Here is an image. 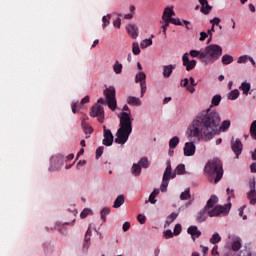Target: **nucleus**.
<instances>
[{
	"label": "nucleus",
	"mask_w": 256,
	"mask_h": 256,
	"mask_svg": "<svg viewBox=\"0 0 256 256\" xmlns=\"http://www.w3.org/2000/svg\"><path fill=\"white\" fill-rule=\"evenodd\" d=\"M110 213H111V209H109V208H104L101 210L100 215H101V219L104 223H105V221H107V215H109Z\"/></svg>",
	"instance_id": "nucleus-37"
},
{
	"label": "nucleus",
	"mask_w": 256,
	"mask_h": 256,
	"mask_svg": "<svg viewBox=\"0 0 256 256\" xmlns=\"http://www.w3.org/2000/svg\"><path fill=\"white\" fill-rule=\"evenodd\" d=\"M113 71L116 73V75H121V73H123V64H121L119 61H115Z\"/></svg>",
	"instance_id": "nucleus-25"
},
{
	"label": "nucleus",
	"mask_w": 256,
	"mask_h": 256,
	"mask_svg": "<svg viewBox=\"0 0 256 256\" xmlns=\"http://www.w3.org/2000/svg\"><path fill=\"white\" fill-rule=\"evenodd\" d=\"M125 203V196L123 195H119L113 204L114 209H119V207H121V205H123Z\"/></svg>",
	"instance_id": "nucleus-23"
},
{
	"label": "nucleus",
	"mask_w": 256,
	"mask_h": 256,
	"mask_svg": "<svg viewBox=\"0 0 256 256\" xmlns=\"http://www.w3.org/2000/svg\"><path fill=\"white\" fill-rule=\"evenodd\" d=\"M169 179L170 178L163 177L162 184L160 186L162 193H165V191H167V187H169Z\"/></svg>",
	"instance_id": "nucleus-40"
},
{
	"label": "nucleus",
	"mask_w": 256,
	"mask_h": 256,
	"mask_svg": "<svg viewBox=\"0 0 256 256\" xmlns=\"http://www.w3.org/2000/svg\"><path fill=\"white\" fill-rule=\"evenodd\" d=\"M231 149L233 153L235 154V159H239V155L243 153V143L241 142V139L232 138L231 140Z\"/></svg>",
	"instance_id": "nucleus-8"
},
{
	"label": "nucleus",
	"mask_w": 256,
	"mask_h": 256,
	"mask_svg": "<svg viewBox=\"0 0 256 256\" xmlns=\"http://www.w3.org/2000/svg\"><path fill=\"white\" fill-rule=\"evenodd\" d=\"M164 21H165V24L162 26V29L165 37H167V29L169 28L170 21L169 20H164Z\"/></svg>",
	"instance_id": "nucleus-54"
},
{
	"label": "nucleus",
	"mask_w": 256,
	"mask_h": 256,
	"mask_svg": "<svg viewBox=\"0 0 256 256\" xmlns=\"http://www.w3.org/2000/svg\"><path fill=\"white\" fill-rule=\"evenodd\" d=\"M239 98V90L235 89L232 90L229 94H228V99H230V101H235V99Z\"/></svg>",
	"instance_id": "nucleus-38"
},
{
	"label": "nucleus",
	"mask_w": 256,
	"mask_h": 256,
	"mask_svg": "<svg viewBox=\"0 0 256 256\" xmlns=\"http://www.w3.org/2000/svg\"><path fill=\"white\" fill-rule=\"evenodd\" d=\"M105 103H107L105 99L103 98L98 99L97 104L92 106L90 111V116L98 117L99 123H103V121H105V110L103 109V106H101V105H105Z\"/></svg>",
	"instance_id": "nucleus-5"
},
{
	"label": "nucleus",
	"mask_w": 256,
	"mask_h": 256,
	"mask_svg": "<svg viewBox=\"0 0 256 256\" xmlns=\"http://www.w3.org/2000/svg\"><path fill=\"white\" fill-rule=\"evenodd\" d=\"M171 175H172L171 161H167V167H166V169L164 171L163 177L165 179H171Z\"/></svg>",
	"instance_id": "nucleus-29"
},
{
	"label": "nucleus",
	"mask_w": 256,
	"mask_h": 256,
	"mask_svg": "<svg viewBox=\"0 0 256 256\" xmlns=\"http://www.w3.org/2000/svg\"><path fill=\"white\" fill-rule=\"evenodd\" d=\"M219 201V198L215 195H212L209 200L206 203V206L204 207L205 209L209 210V209H213V207H215V205H217Z\"/></svg>",
	"instance_id": "nucleus-19"
},
{
	"label": "nucleus",
	"mask_w": 256,
	"mask_h": 256,
	"mask_svg": "<svg viewBox=\"0 0 256 256\" xmlns=\"http://www.w3.org/2000/svg\"><path fill=\"white\" fill-rule=\"evenodd\" d=\"M113 139L114 137L111 130H105L104 139L102 141L103 145H105L106 147H111L113 145Z\"/></svg>",
	"instance_id": "nucleus-12"
},
{
	"label": "nucleus",
	"mask_w": 256,
	"mask_h": 256,
	"mask_svg": "<svg viewBox=\"0 0 256 256\" xmlns=\"http://www.w3.org/2000/svg\"><path fill=\"white\" fill-rule=\"evenodd\" d=\"M90 241H91V227H89L87 229L85 237H84V243H83L84 251H87V249H89Z\"/></svg>",
	"instance_id": "nucleus-18"
},
{
	"label": "nucleus",
	"mask_w": 256,
	"mask_h": 256,
	"mask_svg": "<svg viewBox=\"0 0 256 256\" xmlns=\"http://www.w3.org/2000/svg\"><path fill=\"white\" fill-rule=\"evenodd\" d=\"M133 133V122H131V116L127 112H122L120 117V128L116 132L115 143L118 145H125L126 141H129V135Z\"/></svg>",
	"instance_id": "nucleus-2"
},
{
	"label": "nucleus",
	"mask_w": 256,
	"mask_h": 256,
	"mask_svg": "<svg viewBox=\"0 0 256 256\" xmlns=\"http://www.w3.org/2000/svg\"><path fill=\"white\" fill-rule=\"evenodd\" d=\"M220 241L221 236L219 235V233H214L210 238V243H212V245H216V243H219Z\"/></svg>",
	"instance_id": "nucleus-41"
},
{
	"label": "nucleus",
	"mask_w": 256,
	"mask_h": 256,
	"mask_svg": "<svg viewBox=\"0 0 256 256\" xmlns=\"http://www.w3.org/2000/svg\"><path fill=\"white\" fill-rule=\"evenodd\" d=\"M209 35L206 32H201L200 33V41H205Z\"/></svg>",
	"instance_id": "nucleus-61"
},
{
	"label": "nucleus",
	"mask_w": 256,
	"mask_h": 256,
	"mask_svg": "<svg viewBox=\"0 0 256 256\" xmlns=\"http://www.w3.org/2000/svg\"><path fill=\"white\" fill-rule=\"evenodd\" d=\"M249 61V56L244 55V56H240L238 58L237 63L241 64V63H247Z\"/></svg>",
	"instance_id": "nucleus-51"
},
{
	"label": "nucleus",
	"mask_w": 256,
	"mask_h": 256,
	"mask_svg": "<svg viewBox=\"0 0 256 256\" xmlns=\"http://www.w3.org/2000/svg\"><path fill=\"white\" fill-rule=\"evenodd\" d=\"M181 201H187V199H191V188H187L184 192L180 194Z\"/></svg>",
	"instance_id": "nucleus-32"
},
{
	"label": "nucleus",
	"mask_w": 256,
	"mask_h": 256,
	"mask_svg": "<svg viewBox=\"0 0 256 256\" xmlns=\"http://www.w3.org/2000/svg\"><path fill=\"white\" fill-rule=\"evenodd\" d=\"M190 56L198 57V59H200L201 63H203L204 65H205V63H207V60H205V52H201L199 50H191Z\"/></svg>",
	"instance_id": "nucleus-16"
},
{
	"label": "nucleus",
	"mask_w": 256,
	"mask_h": 256,
	"mask_svg": "<svg viewBox=\"0 0 256 256\" xmlns=\"http://www.w3.org/2000/svg\"><path fill=\"white\" fill-rule=\"evenodd\" d=\"M135 79L136 83L140 82L141 85L142 83H146L145 80L147 79V75L144 72H140L136 75Z\"/></svg>",
	"instance_id": "nucleus-33"
},
{
	"label": "nucleus",
	"mask_w": 256,
	"mask_h": 256,
	"mask_svg": "<svg viewBox=\"0 0 256 256\" xmlns=\"http://www.w3.org/2000/svg\"><path fill=\"white\" fill-rule=\"evenodd\" d=\"M104 95L106 97L107 105L111 111L117 109V98L115 97L116 91L115 87H109L104 90Z\"/></svg>",
	"instance_id": "nucleus-6"
},
{
	"label": "nucleus",
	"mask_w": 256,
	"mask_h": 256,
	"mask_svg": "<svg viewBox=\"0 0 256 256\" xmlns=\"http://www.w3.org/2000/svg\"><path fill=\"white\" fill-rule=\"evenodd\" d=\"M178 214L175 212H172L166 219L165 222V227H169V225H171V223H173V221H175V219H177Z\"/></svg>",
	"instance_id": "nucleus-28"
},
{
	"label": "nucleus",
	"mask_w": 256,
	"mask_h": 256,
	"mask_svg": "<svg viewBox=\"0 0 256 256\" xmlns=\"http://www.w3.org/2000/svg\"><path fill=\"white\" fill-rule=\"evenodd\" d=\"M241 249V239L236 237L232 241V251H239Z\"/></svg>",
	"instance_id": "nucleus-26"
},
{
	"label": "nucleus",
	"mask_w": 256,
	"mask_h": 256,
	"mask_svg": "<svg viewBox=\"0 0 256 256\" xmlns=\"http://www.w3.org/2000/svg\"><path fill=\"white\" fill-rule=\"evenodd\" d=\"M233 62V56L229 55V54H225L222 57V63L223 65H231V63Z\"/></svg>",
	"instance_id": "nucleus-35"
},
{
	"label": "nucleus",
	"mask_w": 256,
	"mask_h": 256,
	"mask_svg": "<svg viewBox=\"0 0 256 256\" xmlns=\"http://www.w3.org/2000/svg\"><path fill=\"white\" fill-rule=\"evenodd\" d=\"M138 165H140V167H143V169H148L150 165L149 159H147V157L141 158Z\"/></svg>",
	"instance_id": "nucleus-39"
},
{
	"label": "nucleus",
	"mask_w": 256,
	"mask_h": 256,
	"mask_svg": "<svg viewBox=\"0 0 256 256\" xmlns=\"http://www.w3.org/2000/svg\"><path fill=\"white\" fill-rule=\"evenodd\" d=\"M183 173H185V166L180 164L176 167L175 172L172 174V179H175L177 175H183Z\"/></svg>",
	"instance_id": "nucleus-24"
},
{
	"label": "nucleus",
	"mask_w": 256,
	"mask_h": 256,
	"mask_svg": "<svg viewBox=\"0 0 256 256\" xmlns=\"http://www.w3.org/2000/svg\"><path fill=\"white\" fill-rule=\"evenodd\" d=\"M123 231H127L128 229H131V223L125 222L122 226Z\"/></svg>",
	"instance_id": "nucleus-60"
},
{
	"label": "nucleus",
	"mask_w": 256,
	"mask_h": 256,
	"mask_svg": "<svg viewBox=\"0 0 256 256\" xmlns=\"http://www.w3.org/2000/svg\"><path fill=\"white\" fill-rule=\"evenodd\" d=\"M140 87H141V97H143L145 93H147V82H142L140 84Z\"/></svg>",
	"instance_id": "nucleus-47"
},
{
	"label": "nucleus",
	"mask_w": 256,
	"mask_h": 256,
	"mask_svg": "<svg viewBox=\"0 0 256 256\" xmlns=\"http://www.w3.org/2000/svg\"><path fill=\"white\" fill-rule=\"evenodd\" d=\"M175 67H177V65H175V64L163 66V77H165V79H169V77H171V75L173 73V69H175Z\"/></svg>",
	"instance_id": "nucleus-15"
},
{
	"label": "nucleus",
	"mask_w": 256,
	"mask_h": 256,
	"mask_svg": "<svg viewBox=\"0 0 256 256\" xmlns=\"http://www.w3.org/2000/svg\"><path fill=\"white\" fill-rule=\"evenodd\" d=\"M213 10V6H210V9H207V5H204L201 7V12L204 13V15H209V13H211V11Z\"/></svg>",
	"instance_id": "nucleus-50"
},
{
	"label": "nucleus",
	"mask_w": 256,
	"mask_h": 256,
	"mask_svg": "<svg viewBox=\"0 0 256 256\" xmlns=\"http://www.w3.org/2000/svg\"><path fill=\"white\" fill-rule=\"evenodd\" d=\"M113 25H114V27L121 29V18L114 20Z\"/></svg>",
	"instance_id": "nucleus-57"
},
{
	"label": "nucleus",
	"mask_w": 256,
	"mask_h": 256,
	"mask_svg": "<svg viewBox=\"0 0 256 256\" xmlns=\"http://www.w3.org/2000/svg\"><path fill=\"white\" fill-rule=\"evenodd\" d=\"M219 103H221V95L217 94L212 98V105L214 107H219Z\"/></svg>",
	"instance_id": "nucleus-43"
},
{
	"label": "nucleus",
	"mask_w": 256,
	"mask_h": 256,
	"mask_svg": "<svg viewBox=\"0 0 256 256\" xmlns=\"http://www.w3.org/2000/svg\"><path fill=\"white\" fill-rule=\"evenodd\" d=\"M89 213H91V209L85 208L81 213H80V218L85 219Z\"/></svg>",
	"instance_id": "nucleus-48"
},
{
	"label": "nucleus",
	"mask_w": 256,
	"mask_h": 256,
	"mask_svg": "<svg viewBox=\"0 0 256 256\" xmlns=\"http://www.w3.org/2000/svg\"><path fill=\"white\" fill-rule=\"evenodd\" d=\"M187 233L191 235L193 241H195L196 237L199 238V236L201 235V231H199L197 226H190L187 230Z\"/></svg>",
	"instance_id": "nucleus-17"
},
{
	"label": "nucleus",
	"mask_w": 256,
	"mask_h": 256,
	"mask_svg": "<svg viewBox=\"0 0 256 256\" xmlns=\"http://www.w3.org/2000/svg\"><path fill=\"white\" fill-rule=\"evenodd\" d=\"M229 127H231L230 120H224L221 123L219 112L208 108L198 113L194 118L187 129V135L188 137H202L205 141H211L215 135H219V131H227Z\"/></svg>",
	"instance_id": "nucleus-1"
},
{
	"label": "nucleus",
	"mask_w": 256,
	"mask_h": 256,
	"mask_svg": "<svg viewBox=\"0 0 256 256\" xmlns=\"http://www.w3.org/2000/svg\"><path fill=\"white\" fill-rule=\"evenodd\" d=\"M104 147L100 146L96 149V159H99V157H101V155H103V151H104Z\"/></svg>",
	"instance_id": "nucleus-53"
},
{
	"label": "nucleus",
	"mask_w": 256,
	"mask_h": 256,
	"mask_svg": "<svg viewBox=\"0 0 256 256\" xmlns=\"http://www.w3.org/2000/svg\"><path fill=\"white\" fill-rule=\"evenodd\" d=\"M179 145V137L174 136L172 139L169 141V147L170 149H175Z\"/></svg>",
	"instance_id": "nucleus-36"
},
{
	"label": "nucleus",
	"mask_w": 256,
	"mask_h": 256,
	"mask_svg": "<svg viewBox=\"0 0 256 256\" xmlns=\"http://www.w3.org/2000/svg\"><path fill=\"white\" fill-rule=\"evenodd\" d=\"M202 9H205V5L207 9H211V5H209V2L207 0H198Z\"/></svg>",
	"instance_id": "nucleus-52"
},
{
	"label": "nucleus",
	"mask_w": 256,
	"mask_h": 256,
	"mask_svg": "<svg viewBox=\"0 0 256 256\" xmlns=\"http://www.w3.org/2000/svg\"><path fill=\"white\" fill-rule=\"evenodd\" d=\"M245 209V206H242L239 208V215L242 217L244 220L247 219V215H243V211Z\"/></svg>",
	"instance_id": "nucleus-59"
},
{
	"label": "nucleus",
	"mask_w": 256,
	"mask_h": 256,
	"mask_svg": "<svg viewBox=\"0 0 256 256\" xmlns=\"http://www.w3.org/2000/svg\"><path fill=\"white\" fill-rule=\"evenodd\" d=\"M127 103L128 105H133L134 107H141L142 105L141 99L135 96H129L127 98Z\"/></svg>",
	"instance_id": "nucleus-21"
},
{
	"label": "nucleus",
	"mask_w": 256,
	"mask_h": 256,
	"mask_svg": "<svg viewBox=\"0 0 256 256\" xmlns=\"http://www.w3.org/2000/svg\"><path fill=\"white\" fill-rule=\"evenodd\" d=\"M182 63H183V66L186 67V71H193V69H195L197 65L196 60H189V53H185L182 56Z\"/></svg>",
	"instance_id": "nucleus-9"
},
{
	"label": "nucleus",
	"mask_w": 256,
	"mask_h": 256,
	"mask_svg": "<svg viewBox=\"0 0 256 256\" xmlns=\"http://www.w3.org/2000/svg\"><path fill=\"white\" fill-rule=\"evenodd\" d=\"M205 65H209V63H215L221 55H223V48L217 44H211L205 48Z\"/></svg>",
	"instance_id": "nucleus-4"
},
{
	"label": "nucleus",
	"mask_w": 256,
	"mask_h": 256,
	"mask_svg": "<svg viewBox=\"0 0 256 256\" xmlns=\"http://www.w3.org/2000/svg\"><path fill=\"white\" fill-rule=\"evenodd\" d=\"M110 20H111V15L108 14L107 16H103V18H102V21H103L102 27H103V29H105L107 27V25H109Z\"/></svg>",
	"instance_id": "nucleus-45"
},
{
	"label": "nucleus",
	"mask_w": 256,
	"mask_h": 256,
	"mask_svg": "<svg viewBox=\"0 0 256 256\" xmlns=\"http://www.w3.org/2000/svg\"><path fill=\"white\" fill-rule=\"evenodd\" d=\"M208 210L205 209V207L199 211V213L196 215V221L197 223H204V221H207V217H209Z\"/></svg>",
	"instance_id": "nucleus-14"
},
{
	"label": "nucleus",
	"mask_w": 256,
	"mask_h": 256,
	"mask_svg": "<svg viewBox=\"0 0 256 256\" xmlns=\"http://www.w3.org/2000/svg\"><path fill=\"white\" fill-rule=\"evenodd\" d=\"M195 143L194 142H186L184 146V155L186 157H193L195 155Z\"/></svg>",
	"instance_id": "nucleus-11"
},
{
	"label": "nucleus",
	"mask_w": 256,
	"mask_h": 256,
	"mask_svg": "<svg viewBox=\"0 0 256 256\" xmlns=\"http://www.w3.org/2000/svg\"><path fill=\"white\" fill-rule=\"evenodd\" d=\"M151 45H153V40H152L151 38H149V39H144V40L140 43L141 49H147V47H151Z\"/></svg>",
	"instance_id": "nucleus-34"
},
{
	"label": "nucleus",
	"mask_w": 256,
	"mask_h": 256,
	"mask_svg": "<svg viewBox=\"0 0 256 256\" xmlns=\"http://www.w3.org/2000/svg\"><path fill=\"white\" fill-rule=\"evenodd\" d=\"M137 221L140 223V225H145V221H147V218L143 214H139L137 216Z\"/></svg>",
	"instance_id": "nucleus-49"
},
{
	"label": "nucleus",
	"mask_w": 256,
	"mask_h": 256,
	"mask_svg": "<svg viewBox=\"0 0 256 256\" xmlns=\"http://www.w3.org/2000/svg\"><path fill=\"white\" fill-rule=\"evenodd\" d=\"M159 194V189H154L153 192L150 194L148 201L152 204L155 205L157 203V200L155 197H157Z\"/></svg>",
	"instance_id": "nucleus-30"
},
{
	"label": "nucleus",
	"mask_w": 256,
	"mask_h": 256,
	"mask_svg": "<svg viewBox=\"0 0 256 256\" xmlns=\"http://www.w3.org/2000/svg\"><path fill=\"white\" fill-rule=\"evenodd\" d=\"M231 211V203H228L224 206L218 205L212 209H208V217H219V215H228Z\"/></svg>",
	"instance_id": "nucleus-7"
},
{
	"label": "nucleus",
	"mask_w": 256,
	"mask_h": 256,
	"mask_svg": "<svg viewBox=\"0 0 256 256\" xmlns=\"http://www.w3.org/2000/svg\"><path fill=\"white\" fill-rule=\"evenodd\" d=\"M240 90L243 91L244 95H249V91H251V84L243 82L240 86Z\"/></svg>",
	"instance_id": "nucleus-31"
},
{
	"label": "nucleus",
	"mask_w": 256,
	"mask_h": 256,
	"mask_svg": "<svg viewBox=\"0 0 256 256\" xmlns=\"http://www.w3.org/2000/svg\"><path fill=\"white\" fill-rule=\"evenodd\" d=\"M126 29L132 39H137L139 37V28L135 26V24H128Z\"/></svg>",
	"instance_id": "nucleus-13"
},
{
	"label": "nucleus",
	"mask_w": 256,
	"mask_h": 256,
	"mask_svg": "<svg viewBox=\"0 0 256 256\" xmlns=\"http://www.w3.org/2000/svg\"><path fill=\"white\" fill-rule=\"evenodd\" d=\"M87 161L85 160H80L77 165H76V168L77 169H81V167H84V165H86Z\"/></svg>",
	"instance_id": "nucleus-58"
},
{
	"label": "nucleus",
	"mask_w": 256,
	"mask_h": 256,
	"mask_svg": "<svg viewBox=\"0 0 256 256\" xmlns=\"http://www.w3.org/2000/svg\"><path fill=\"white\" fill-rule=\"evenodd\" d=\"M82 128L83 131L86 135V139H89V137H91V133H93V127H91V125H89L88 123H86L85 120L82 121Z\"/></svg>",
	"instance_id": "nucleus-20"
},
{
	"label": "nucleus",
	"mask_w": 256,
	"mask_h": 256,
	"mask_svg": "<svg viewBox=\"0 0 256 256\" xmlns=\"http://www.w3.org/2000/svg\"><path fill=\"white\" fill-rule=\"evenodd\" d=\"M182 231L181 224H176L174 227V235H180Z\"/></svg>",
	"instance_id": "nucleus-55"
},
{
	"label": "nucleus",
	"mask_w": 256,
	"mask_h": 256,
	"mask_svg": "<svg viewBox=\"0 0 256 256\" xmlns=\"http://www.w3.org/2000/svg\"><path fill=\"white\" fill-rule=\"evenodd\" d=\"M250 135H251L252 139H255V140H256V120H254V121L251 123V126H250Z\"/></svg>",
	"instance_id": "nucleus-42"
},
{
	"label": "nucleus",
	"mask_w": 256,
	"mask_h": 256,
	"mask_svg": "<svg viewBox=\"0 0 256 256\" xmlns=\"http://www.w3.org/2000/svg\"><path fill=\"white\" fill-rule=\"evenodd\" d=\"M165 237L166 239H171V237H173V232L171 230H166Z\"/></svg>",
	"instance_id": "nucleus-63"
},
{
	"label": "nucleus",
	"mask_w": 256,
	"mask_h": 256,
	"mask_svg": "<svg viewBox=\"0 0 256 256\" xmlns=\"http://www.w3.org/2000/svg\"><path fill=\"white\" fill-rule=\"evenodd\" d=\"M131 173L132 175H134V177H139L141 175V165L133 164L131 168Z\"/></svg>",
	"instance_id": "nucleus-27"
},
{
	"label": "nucleus",
	"mask_w": 256,
	"mask_h": 256,
	"mask_svg": "<svg viewBox=\"0 0 256 256\" xmlns=\"http://www.w3.org/2000/svg\"><path fill=\"white\" fill-rule=\"evenodd\" d=\"M85 103H89V96H85V97L81 100V102H80V107H81L82 105H85Z\"/></svg>",
	"instance_id": "nucleus-64"
},
{
	"label": "nucleus",
	"mask_w": 256,
	"mask_h": 256,
	"mask_svg": "<svg viewBox=\"0 0 256 256\" xmlns=\"http://www.w3.org/2000/svg\"><path fill=\"white\" fill-rule=\"evenodd\" d=\"M168 21H170V23H172V25L183 26V22H181V19H179V18H170Z\"/></svg>",
	"instance_id": "nucleus-46"
},
{
	"label": "nucleus",
	"mask_w": 256,
	"mask_h": 256,
	"mask_svg": "<svg viewBox=\"0 0 256 256\" xmlns=\"http://www.w3.org/2000/svg\"><path fill=\"white\" fill-rule=\"evenodd\" d=\"M173 15H175V11L173 10V8L167 7L164 10L163 13V19H165V17H167V21H169L170 19H173Z\"/></svg>",
	"instance_id": "nucleus-22"
},
{
	"label": "nucleus",
	"mask_w": 256,
	"mask_h": 256,
	"mask_svg": "<svg viewBox=\"0 0 256 256\" xmlns=\"http://www.w3.org/2000/svg\"><path fill=\"white\" fill-rule=\"evenodd\" d=\"M181 87H189V79L188 78H185L184 80H182Z\"/></svg>",
	"instance_id": "nucleus-62"
},
{
	"label": "nucleus",
	"mask_w": 256,
	"mask_h": 256,
	"mask_svg": "<svg viewBox=\"0 0 256 256\" xmlns=\"http://www.w3.org/2000/svg\"><path fill=\"white\" fill-rule=\"evenodd\" d=\"M204 171L208 177V181L217 185L223 179V162L219 158H214L207 162Z\"/></svg>",
	"instance_id": "nucleus-3"
},
{
	"label": "nucleus",
	"mask_w": 256,
	"mask_h": 256,
	"mask_svg": "<svg viewBox=\"0 0 256 256\" xmlns=\"http://www.w3.org/2000/svg\"><path fill=\"white\" fill-rule=\"evenodd\" d=\"M249 201H250V204L251 205H255L256 203V188H255V180H252L250 182V191L248 192V195H247Z\"/></svg>",
	"instance_id": "nucleus-10"
},
{
	"label": "nucleus",
	"mask_w": 256,
	"mask_h": 256,
	"mask_svg": "<svg viewBox=\"0 0 256 256\" xmlns=\"http://www.w3.org/2000/svg\"><path fill=\"white\" fill-rule=\"evenodd\" d=\"M210 23H212V25H219L221 23V18L219 17H215L214 19L210 20Z\"/></svg>",
	"instance_id": "nucleus-56"
},
{
	"label": "nucleus",
	"mask_w": 256,
	"mask_h": 256,
	"mask_svg": "<svg viewBox=\"0 0 256 256\" xmlns=\"http://www.w3.org/2000/svg\"><path fill=\"white\" fill-rule=\"evenodd\" d=\"M132 53H133L134 55H139V53H141V48H139V43L134 42V43L132 44Z\"/></svg>",
	"instance_id": "nucleus-44"
}]
</instances>
